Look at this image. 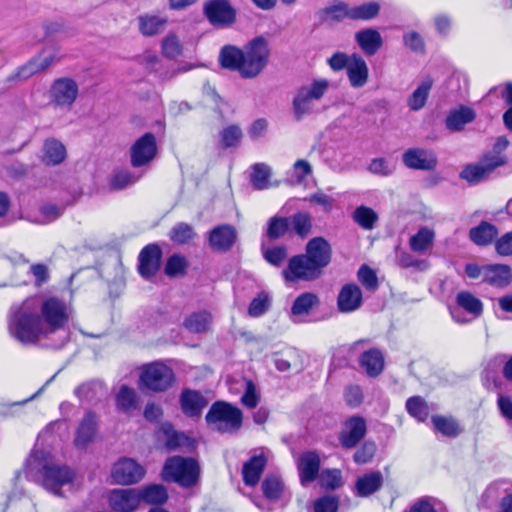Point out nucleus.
Returning a JSON list of instances; mask_svg holds the SVG:
<instances>
[{
	"label": "nucleus",
	"mask_w": 512,
	"mask_h": 512,
	"mask_svg": "<svg viewBox=\"0 0 512 512\" xmlns=\"http://www.w3.org/2000/svg\"><path fill=\"white\" fill-rule=\"evenodd\" d=\"M157 155L156 137L146 132L139 137L130 148V162L134 168L148 165Z\"/></svg>",
	"instance_id": "9b49d317"
},
{
	"label": "nucleus",
	"mask_w": 512,
	"mask_h": 512,
	"mask_svg": "<svg viewBox=\"0 0 512 512\" xmlns=\"http://www.w3.org/2000/svg\"><path fill=\"white\" fill-rule=\"evenodd\" d=\"M346 74L350 86L354 89H360L368 83L369 68L366 61L360 54H351V63Z\"/></svg>",
	"instance_id": "393cba45"
},
{
	"label": "nucleus",
	"mask_w": 512,
	"mask_h": 512,
	"mask_svg": "<svg viewBox=\"0 0 512 512\" xmlns=\"http://www.w3.org/2000/svg\"><path fill=\"white\" fill-rule=\"evenodd\" d=\"M97 416L87 412L79 423L75 433L74 444L79 449H85L95 438L97 432Z\"/></svg>",
	"instance_id": "5701e85b"
},
{
	"label": "nucleus",
	"mask_w": 512,
	"mask_h": 512,
	"mask_svg": "<svg viewBox=\"0 0 512 512\" xmlns=\"http://www.w3.org/2000/svg\"><path fill=\"white\" fill-rule=\"evenodd\" d=\"M205 420L212 429L221 433H227L240 429L243 414L238 407L228 402L216 401L211 405Z\"/></svg>",
	"instance_id": "0eeeda50"
},
{
	"label": "nucleus",
	"mask_w": 512,
	"mask_h": 512,
	"mask_svg": "<svg viewBox=\"0 0 512 512\" xmlns=\"http://www.w3.org/2000/svg\"><path fill=\"white\" fill-rule=\"evenodd\" d=\"M289 231V217L275 215L268 220L264 236H266L269 239V241H276L284 237Z\"/></svg>",
	"instance_id": "a19ab883"
},
{
	"label": "nucleus",
	"mask_w": 512,
	"mask_h": 512,
	"mask_svg": "<svg viewBox=\"0 0 512 512\" xmlns=\"http://www.w3.org/2000/svg\"><path fill=\"white\" fill-rule=\"evenodd\" d=\"M138 24L142 35L154 36L164 30L167 19L157 15L145 14L138 17Z\"/></svg>",
	"instance_id": "ea45409f"
},
{
	"label": "nucleus",
	"mask_w": 512,
	"mask_h": 512,
	"mask_svg": "<svg viewBox=\"0 0 512 512\" xmlns=\"http://www.w3.org/2000/svg\"><path fill=\"white\" fill-rule=\"evenodd\" d=\"M269 58V43L260 35L248 41L243 49L235 45L223 46L218 60L222 68L238 72L243 79H253L266 68Z\"/></svg>",
	"instance_id": "f03ea898"
},
{
	"label": "nucleus",
	"mask_w": 512,
	"mask_h": 512,
	"mask_svg": "<svg viewBox=\"0 0 512 512\" xmlns=\"http://www.w3.org/2000/svg\"><path fill=\"white\" fill-rule=\"evenodd\" d=\"M271 176L270 167L264 163H256L252 166L250 181L256 190H263L269 186Z\"/></svg>",
	"instance_id": "49530a36"
},
{
	"label": "nucleus",
	"mask_w": 512,
	"mask_h": 512,
	"mask_svg": "<svg viewBox=\"0 0 512 512\" xmlns=\"http://www.w3.org/2000/svg\"><path fill=\"white\" fill-rule=\"evenodd\" d=\"M238 239V233L234 226L221 224L209 232V246L213 251L226 253L232 249Z\"/></svg>",
	"instance_id": "2eb2a0df"
},
{
	"label": "nucleus",
	"mask_w": 512,
	"mask_h": 512,
	"mask_svg": "<svg viewBox=\"0 0 512 512\" xmlns=\"http://www.w3.org/2000/svg\"><path fill=\"white\" fill-rule=\"evenodd\" d=\"M267 458L264 454L253 455L242 467L243 481L247 486H255L266 467Z\"/></svg>",
	"instance_id": "cd10ccee"
},
{
	"label": "nucleus",
	"mask_w": 512,
	"mask_h": 512,
	"mask_svg": "<svg viewBox=\"0 0 512 512\" xmlns=\"http://www.w3.org/2000/svg\"><path fill=\"white\" fill-rule=\"evenodd\" d=\"M243 133L238 125H229L223 128L220 133L221 147L224 149L237 147L242 139Z\"/></svg>",
	"instance_id": "3c124183"
},
{
	"label": "nucleus",
	"mask_w": 512,
	"mask_h": 512,
	"mask_svg": "<svg viewBox=\"0 0 512 512\" xmlns=\"http://www.w3.org/2000/svg\"><path fill=\"white\" fill-rule=\"evenodd\" d=\"M103 386L101 382L91 381L78 386L75 395L83 402L91 403L102 395Z\"/></svg>",
	"instance_id": "a18cd8bd"
},
{
	"label": "nucleus",
	"mask_w": 512,
	"mask_h": 512,
	"mask_svg": "<svg viewBox=\"0 0 512 512\" xmlns=\"http://www.w3.org/2000/svg\"><path fill=\"white\" fill-rule=\"evenodd\" d=\"M433 80L430 77L425 78L413 93L407 99V105L412 111L421 110L428 99Z\"/></svg>",
	"instance_id": "4c0bfd02"
},
{
	"label": "nucleus",
	"mask_w": 512,
	"mask_h": 512,
	"mask_svg": "<svg viewBox=\"0 0 512 512\" xmlns=\"http://www.w3.org/2000/svg\"><path fill=\"white\" fill-rule=\"evenodd\" d=\"M362 291L354 283L345 284L337 297V308L342 313H350L362 305Z\"/></svg>",
	"instance_id": "4be33fe9"
},
{
	"label": "nucleus",
	"mask_w": 512,
	"mask_h": 512,
	"mask_svg": "<svg viewBox=\"0 0 512 512\" xmlns=\"http://www.w3.org/2000/svg\"><path fill=\"white\" fill-rule=\"evenodd\" d=\"M213 316L209 311L201 310L188 315L183 321V327L190 333L201 334L211 329Z\"/></svg>",
	"instance_id": "7c9ffc66"
},
{
	"label": "nucleus",
	"mask_w": 512,
	"mask_h": 512,
	"mask_svg": "<svg viewBox=\"0 0 512 512\" xmlns=\"http://www.w3.org/2000/svg\"><path fill=\"white\" fill-rule=\"evenodd\" d=\"M319 484L325 490H335L342 486V474L339 469H326L319 475Z\"/></svg>",
	"instance_id": "6e6d98bb"
},
{
	"label": "nucleus",
	"mask_w": 512,
	"mask_h": 512,
	"mask_svg": "<svg viewBox=\"0 0 512 512\" xmlns=\"http://www.w3.org/2000/svg\"><path fill=\"white\" fill-rule=\"evenodd\" d=\"M161 256L162 251L157 244L151 243L146 245L138 256L139 274L145 279H150L155 276L160 268Z\"/></svg>",
	"instance_id": "f3484780"
},
{
	"label": "nucleus",
	"mask_w": 512,
	"mask_h": 512,
	"mask_svg": "<svg viewBox=\"0 0 512 512\" xmlns=\"http://www.w3.org/2000/svg\"><path fill=\"white\" fill-rule=\"evenodd\" d=\"M208 405V400L201 392L191 389H184L180 395V406L187 417H199L203 409Z\"/></svg>",
	"instance_id": "b1692460"
},
{
	"label": "nucleus",
	"mask_w": 512,
	"mask_h": 512,
	"mask_svg": "<svg viewBox=\"0 0 512 512\" xmlns=\"http://www.w3.org/2000/svg\"><path fill=\"white\" fill-rule=\"evenodd\" d=\"M40 454L43 455V452H40ZM38 455L39 453H36L32 459L28 460V469L39 468L43 487L56 496H62L61 488L73 482L74 471L66 465H58L52 462L41 464Z\"/></svg>",
	"instance_id": "423d86ee"
},
{
	"label": "nucleus",
	"mask_w": 512,
	"mask_h": 512,
	"mask_svg": "<svg viewBox=\"0 0 512 512\" xmlns=\"http://www.w3.org/2000/svg\"><path fill=\"white\" fill-rule=\"evenodd\" d=\"M138 489H114L109 497V504L115 512H134L140 505Z\"/></svg>",
	"instance_id": "6ab92c4d"
},
{
	"label": "nucleus",
	"mask_w": 512,
	"mask_h": 512,
	"mask_svg": "<svg viewBox=\"0 0 512 512\" xmlns=\"http://www.w3.org/2000/svg\"><path fill=\"white\" fill-rule=\"evenodd\" d=\"M329 88L330 82L325 78H315L309 84L299 86L291 103L293 118L301 121L316 113L315 103L324 97Z\"/></svg>",
	"instance_id": "20e7f679"
},
{
	"label": "nucleus",
	"mask_w": 512,
	"mask_h": 512,
	"mask_svg": "<svg viewBox=\"0 0 512 512\" xmlns=\"http://www.w3.org/2000/svg\"><path fill=\"white\" fill-rule=\"evenodd\" d=\"M381 6L376 1H370L357 6L350 5L351 21H369L380 13Z\"/></svg>",
	"instance_id": "37998d69"
},
{
	"label": "nucleus",
	"mask_w": 512,
	"mask_h": 512,
	"mask_svg": "<svg viewBox=\"0 0 512 512\" xmlns=\"http://www.w3.org/2000/svg\"><path fill=\"white\" fill-rule=\"evenodd\" d=\"M431 421L435 430L444 436L454 438L462 432L458 422L453 417L433 415Z\"/></svg>",
	"instance_id": "c03bdc74"
},
{
	"label": "nucleus",
	"mask_w": 512,
	"mask_h": 512,
	"mask_svg": "<svg viewBox=\"0 0 512 512\" xmlns=\"http://www.w3.org/2000/svg\"><path fill=\"white\" fill-rule=\"evenodd\" d=\"M357 278L359 282L368 290L375 291L378 288V278L373 269H371L368 265L363 264L358 272Z\"/></svg>",
	"instance_id": "680f3d73"
},
{
	"label": "nucleus",
	"mask_w": 512,
	"mask_h": 512,
	"mask_svg": "<svg viewBox=\"0 0 512 512\" xmlns=\"http://www.w3.org/2000/svg\"><path fill=\"white\" fill-rule=\"evenodd\" d=\"M406 409L408 413L417 420L424 422L429 414L428 406L420 396H413L407 399Z\"/></svg>",
	"instance_id": "603ef678"
},
{
	"label": "nucleus",
	"mask_w": 512,
	"mask_h": 512,
	"mask_svg": "<svg viewBox=\"0 0 512 512\" xmlns=\"http://www.w3.org/2000/svg\"><path fill=\"white\" fill-rule=\"evenodd\" d=\"M476 118V112L465 105H459L451 109L445 118V127L450 132H460L465 126L473 122Z\"/></svg>",
	"instance_id": "bb28decb"
},
{
	"label": "nucleus",
	"mask_w": 512,
	"mask_h": 512,
	"mask_svg": "<svg viewBox=\"0 0 512 512\" xmlns=\"http://www.w3.org/2000/svg\"><path fill=\"white\" fill-rule=\"evenodd\" d=\"M52 101L61 107H70L78 96V85L71 78H59L51 87Z\"/></svg>",
	"instance_id": "a211bd4d"
},
{
	"label": "nucleus",
	"mask_w": 512,
	"mask_h": 512,
	"mask_svg": "<svg viewBox=\"0 0 512 512\" xmlns=\"http://www.w3.org/2000/svg\"><path fill=\"white\" fill-rule=\"evenodd\" d=\"M263 258L272 266L280 267L287 258V248L283 245L265 248L261 245Z\"/></svg>",
	"instance_id": "864d4df0"
},
{
	"label": "nucleus",
	"mask_w": 512,
	"mask_h": 512,
	"mask_svg": "<svg viewBox=\"0 0 512 512\" xmlns=\"http://www.w3.org/2000/svg\"><path fill=\"white\" fill-rule=\"evenodd\" d=\"M383 484V476L379 471L366 473L359 477L355 483L356 494L360 497H367L378 491Z\"/></svg>",
	"instance_id": "473e14b6"
},
{
	"label": "nucleus",
	"mask_w": 512,
	"mask_h": 512,
	"mask_svg": "<svg viewBox=\"0 0 512 512\" xmlns=\"http://www.w3.org/2000/svg\"><path fill=\"white\" fill-rule=\"evenodd\" d=\"M395 169V162L384 157L372 159L368 166V171L370 173L382 177H387L391 175L395 171Z\"/></svg>",
	"instance_id": "13d9d810"
},
{
	"label": "nucleus",
	"mask_w": 512,
	"mask_h": 512,
	"mask_svg": "<svg viewBox=\"0 0 512 512\" xmlns=\"http://www.w3.org/2000/svg\"><path fill=\"white\" fill-rule=\"evenodd\" d=\"M495 249L501 256L512 255V231L505 233L495 242Z\"/></svg>",
	"instance_id": "774afa93"
},
{
	"label": "nucleus",
	"mask_w": 512,
	"mask_h": 512,
	"mask_svg": "<svg viewBox=\"0 0 512 512\" xmlns=\"http://www.w3.org/2000/svg\"><path fill=\"white\" fill-rule=\"evenodd\" d=\"M435 233L428 227H421L416 234L410 237L409 247L413 252L425 254L433 247Z\"/></svg>",
	"instance_id": "f704fd0d"
},
{
	"label": "nucleus",
	"mask_w": 512,
	"mask_h": 512,
	"mask_svg": "<svg viewBox=\"0 0 512 512\" xmlns=\"http://www.w3.org/2000/svg\"><path fill=\"white\" fill-rule=\"evenodd\" d=\"M261 491L262 497L254 496L251 500L262 512H270L273 505L283 502L285 485L280 476L268 474L261 482Z\"/></svg>",
	"instance_id": "9d476101"
},
{
	"label": "nucleus",
	"mask_w": 512,
	"mask_h": 512,
	"mask_svg": "<svg viewBox=\"0 0 512 512\" xmlns=\"http://www.w3.org/2000/svg\"><path fill=\"white\" fill-rule=\"evenodd\" d=\"M456 303L459 308H462L474 318L479 317L483 312V303L471 292L460 291L456 296Z\"/></svg>",
	"instance_id": "79ce46f5"
},
{
	"label": "nucleus",
	"mask_w": 512,
	"mask_h": 512,
	"mask_svg": "<svg viewBox=\"0 0 512 512\" xmlns=\"http://www.w3.org/2000/svg\"><path fill=\"white\" fill-rule=\"evenodd\" d=\"M482 281L497 288H505L512 283V268L506 264L484 265Z\"/></svg>",
	"instance_id": "a878e982"
},
{
	"label": "nucleus",
	"mask_w": 512,
	"mask_h": 512,
	"mask_svg": "<svg viewBox=\"0 0 512 512\" xmlns=\"http://www.w3.org/2000/svg\"><path fill=\"white\" fill-rule=\"evenodd\" d=\"M161 477L165 482L177 483L183 488L195 486L200 477V466L192 457L171 456L166 459Z\"/></svg>",
	"instance_id": "39448f33"
},
{
	"label": "nucleus",
	"mask_w": 512,
	"mask_h": 512,
	"mask_svg": "<svg viewBox=\"0 0 512 512\" xmlns=\"http://www.w3.org/2000/svg\"><path fill=\"white\" fill-rule=\"evenodd\" d=\"M160 435L163 439L164 448L169 452L179 449L189 440L183 432L176 431L170 422H164L160 425L158 430V440L161 439Z\"/></svg>",
	"instance_id": "c756f323"
},
{
	"label": "nucleus",
	"mask_w": 512,
	"mask_h": 512,
	"mask_svg": "<svg viewBox=\"0 0 512 512\" xmlns=\"http://www.w3.org/2000/svg\"><path fill=\"white\" fill-rule=\"evenodd\" d=\"M44 162L48 165H58L66 158V148L58 140L47 139L43 145Z\"/></svg>",
	"instance_id": "58836bf2"
},
{
	"label": "nucleus",
	"mask_w": 512,
	"mask_h": 512,
	"mask_svg": "<svg viewBox=\"0 0 512 512\" xmlns=\"http://www.w3.org/2000/svg\"><path fill=\"white\" fill-rule=\"evenodd\" d=\"M339 509V497L336 495H324L313 503V512H337Z\"/></svg>",
	"instance_id": "e2e57ef3"
},
{
	"label": "nucleus",
	"mask_w": 512,
	"mask_h": 512,
	"mask_svg": "<svg viewBox=\"0 0 512 512\" xmlns=\"http://www.w3.org/2000/svg\"><path fill=\"white\" fill-rule=\"evenodd\" d=\"M187 267L188 263L184 256L173 254L167 259L164 272L169 277H177L184 275L186 273Z\"/></svg>",
	"instance_id": "5fc2aeb1"
},
{
	"label": "nucleus",
	"mask_w": 512,
	"mask_h": 512,
	"mask_svg": "<svg viewBox=\"0 0 512 512\" xmlns=\"http://www.w3.org/2000/svg\"><path fill=\"white\" fill-rule=\"evenodd\" d=\"M403 164L413 170L432 171L437 166L435 153L428 149L410 148L402 155Z\"/></svg>",
	"instance_id": "dca6fc26"
},
{
	"label": "nucleus",
	"mask_w": 512,
	"mask_h": 512,
	"mask_svg": "<svg viewBox=\"0 0 512 512\" xmlns=\"http://www.w3.org/2000/svg\"><path fill=\"white\" fill-rule=\"evenodd\" d=\"M140 501L151 505H162L168 499V492L162 484H150L138 489Z\"/></svg>",
	"instance_id": "e433bc0d"
},
{
	"label": "nucleus",
	"mask_w": 512,
	"mask_h": 512,
	"mask_svg": "<svg viewBox=\"0 0 512 512\" xmlns=\"http://www.w3.org/2000/svg\"><path fill=\"white\" fill-rule=\"evenodd\" d=\"M71 312L70 305L56 296H31L10 309L8 330L13 338L25 345L58 335L50 346L60 349L69 340L67 327Z\"/></svg>",
	"instance_id": "f257e3e1"
},
{
	"label": "nucleus",
	"mask_w": 512,
	"mask_h": 512,
	"mask_svg": "<svg viewBox=\"0 0 512 512\" xmlns=\"http://www.w3.org/2000/svg\"><path fill=\"white\" fill-rule=\"evenodd\" d=\"M353 219L362 228L372 229L378 219V216L371 208L360 206L355 209Z\"/></svg>",
	"instance_id": "4d7b16f0"
},
{
	"label": "nucleus",
	"mask_w": 512,
	"mask_h": 512,
	"mask_svg": "<svg viewBox=\"0 0 512 512\" xmlns=\"http://www.w3.org/2000/svg\"><path fill=\"white\" fill-rule=\"evenodd\" d=\"M355 41L367 56L374 55L383 44L381 34L374 28H365L356 32Z\"/></svg>",
	"instance_id": "c85d7f7f"
},
{
	"label": "nucleus",
	"mask_w": 512,
	"mask_h": 512,
	"mask_svg": "<svg viewBox=\"0 0 512 512\" xmlns=\"http://www.w3.org/2000/svg\"><path fill=\"white\" fill-rule=\"evenodd\" d=\"M196 236L193 227L185 222L175 224L169 232L170 240L176 244H186Z\"/></svg>",
	"instance_id": "de8ad7c7"
},
{
	"label": "nucleus",
	"mask_w": 512,
	"mask_h": 512,
	"mask_svg": "<svg viewBox=\"0 0 512 512\" xmlns=\"http://www.w3.org/2000/svg\"><path fill=\"white\" fill-rule=\"evenodd\" d=\"M317 17L322 24H336L351 20L350 4L342 0H332L327 6L317 11Z\"/></svg>",
	"instance_id": "412c9836"
},
{
	"label": "nucleus",
	"mask_w": 512,
	"mask_h": 512,
	"mask_svg": "<svg viewBox=\"0 0 512 512\" xmlns=\"http://www.w3.org/2000/svg\"><path fill=\"white\" fill-rule=\"evenodd\" d=\"M320 304L319 297L313 292H304L296 297L291 306V315L294 317L306 316Z\"/></svg>",
	"instance_id": "c9c22d12"
},
{
	"label": "nucleus",
	"mask_w": 512,
	"mask_h": 512,
	"mask_svg": "<svg viewBox=\"0 0 512 512\" xmlns=\"http://www.w3.org/2000/svg\"><path fill=\"white\" fill-rule=\"evenodd\" d=\"M173 369L161 361H155L143 366L139 382L153 392H165L175 383Z\"/></svg>",
	"instance_id": "6e6552de"
},
{
	"label": "nucleus",
	"mask_w": 512,
	"mask_h": 512,
	"mask_svg": "<svg viewBox=\"0 0 512 512\" xmlns=\"http://www.w3.org/2000/svg\"><path fill=\"white\" fill-rule=\"evenodd\" d=\"M320 456L316 451H306L298 459L297 468L300 482L306 486L314 482L319 476Z\"/></svg>",
	"instance_id": "aec40b11"
},
{
	"label": "nucleus",
	"mask_w": 512,
	"mask_h": 512,
	"mask_svg": "<svg viewBox=\"0 0 512 512\" xmlns=\"http://www.w3.org/2000/svg\"><path fill=\"white\" fill-rule=\"evenodd\" d=\"M137 395L133 388L122 385L116 395V406L122 412H128L135 408Z\"/></svg>",
	"instance_id": "8fccbe9b"
},
{
	"label": "nucleus",
	"mask_w": 512,
	"mask_h": 512,
	"mask_svg": "<svg viewBox=\"0 0 512 512\" xmlns=\"http://www.w3.org/2000/svg\"><path fill=\"white\" fill-rule=\"evenodd\" d=\"M203 15L216 28H229L237 21V9L230 0H206Z\"/></svg>",
	"instance_id": "1a4fd4ad"
},
{
	"label": "nucleus",
	"mask_w": 512,
	"mask_h": 512,
	"mask_svg": "<svg viewBox=\"0 0 512 512\" xmlns=\"http://www.w3.org/2000/svg\"><path fill=\"white\" fill-rule=\"evenodd\" d=\"M332 249L323 237L310 239L304 254L291 257L287 267L282 271L287 282L314 281L321 277L325 267L331 262Z\"/></svg>",
	"instance_id": "7ed1b4c3"
},
{
	"label": "nucleus",
	"mask_w": 512,
	"mask_h": 512,
	"mask_svg": "<svg viewBox=\"0 0 512 512\" xmlns=\"http://www.w3.org/2000/svg\"><path fill=\"white\" fill-rule=\"evenodd\" d=\"M376 452V445L372 441H365L354 453L353 460L356 464L362 465L370 462Z\"/></svg>",
	"instance_id": "0e129e2a"
},
{
	"label": "nucleus",
	"mask_w": 512,
	"mask_h": 512,
	"mask_svg": "<svg viewBox=\"0 0 512 512\" xmlns=\"http://www.w3.org/2000/svg\"><path fill=\"white\" fill-rule=\"evenodd\" d=\"M497 235V227L487 221H481L479 225L469 230V239L478 246L491 244Z\"/></svg>",
	"instance_id": "2f4dec72"
},
{
	"label": "nucleus",
	"mask_w": 512,
	"mask_h": 512,
	"mask_svg": "<svg viewBox=\"0 0 512 512\" xmlns=\"http://www.w3.org/2000/svg\"><path fill=\"white\" fill-rule=\"evenodd\" d=\"M366 433L367 424L365 419L354 415L344 421L338 440L342 448L352 449L361 442Z\"/></svg>",
	"instance_id": "f8f14e48"
},
{
	"label": "nucleus",
	"mask_w": 512,
	"mask_h": 512,
	"mask_svg": "<svg viewBox=\"0 0 512 512\" xmlns=\"http://www.w3.org/2000/svg\"><path fill=\"white\" fill-rule=\"evenodd\" d=\"M271 299L266 292H260L250 303L248 314L252 317H259L269 309Z\"/></svg>",
	"instance_id": "bf43d9fd"
},
{
	"label": "nucleus",
	"mask_w": 512,
	"mask_h": 512,
	"mask_svg": "<svg viewBox=\"0 0 512 512\" xmlns=\"http://www.w3.org/2000/svg\"><path fill=\"white\" fill-rule=\"evenodd\" d=\"M38 73L35 62L33 59L27 62L26 64L19 67L14 73L7 77V82H21L25 81L34 74Z\"/></svg>",
	"instance_id": "69168bd1"
},
{
	"label": "nucleus",
	"mask_w": 512,
	"mask_h": 512,
	"mask_svg": "<svg viewBox=\"0 0 512 512\" xmlns=\"http://www.w3.org/2000/svg\"><path fill=\"white\" fill-rule=\"evenodd\" d=\"M162 52L164 56L171 59L181 54L182 47L176 35L171 34L163 39Z\"/></svg>",
	"instance_id": "338daca9"
},
{
	"label": "nucleus",
	"mask_w": 512,
	"mask_h": 512,
	"mask_svg": "<svg viewBox=\"0 0 512 512\" xmlns=\"http://www.w3.org/2000/svg\"><path fill=\"white\" fill-rule=\"evenodd\" d=\"M140 176L128 170H121L114 173L110 180V185L115 190H122L138 181Z\"/></svg>",
	"instance_id": "052dcab7"
},
{
	"label": "nucleus",
	"mask_w": 512,
	"mask_h": 512,
	"mask_svg": "<svg viewBox=\"0 0 512 512\" xmlns=\"http://www.w3.org/2000/svg\"><path fill=\"white\" fill-rule=\"evenodd\" d=\"M292 230L301 238H305L311 232L312 218L306 212H297L290 218Z\"/></svg>",
	"instance_id": "09e8293b"
},
{
	"label": "nucleus",
	"mask_w": 512,
	"mask_h": 512,
	"mask_svg": "<svg viewBox=\"0 0 512 512\" xmlns=\"http://www.w3.org/2000/svg\"><path fill=\"white\" fill-rule=\"evenodd\" d=\"M359 363L370 377L378 376L384 367L383 355L375 348L363 352L359 358Z\"/></svg>",
	"instance_id": "72a5a7b5"
},
{
	"label": "nucleus",
	"mask_w": 512,
	"mask_h": 512,
	"mask_svg": "<svg viewBox=\"0 0 512 512\" xmlns=\"http://www.w3.org/2000/svg\"><path fill=\"white\" fill-rule=\"evenodd\" d=\"M506 164L504 156H486L481 165H467L460 173V178L470 182L479 183L485 180L497 167Z\"/></svg>",
	"instance_id": "4468645a"
},
{
	"label": "nucleus",
	"mask_w": 512,
	"mask_h": 512,
	"mask_svg": "<svg viewBox=\"0 0 512 512\" xmlns=\"http://www.w3.org/2000/svg\"><path fill=\"white\" fill-rule=\"evenodd\" d=\"M145 475V469L131 458H123L112 468L113 482L121 485H131L139 482Z\"/></svg>",
	"instance_id": "ddd939ff"
}]
</instances>
